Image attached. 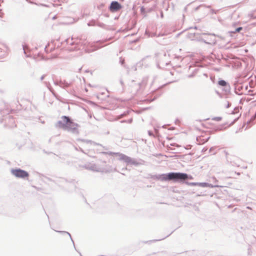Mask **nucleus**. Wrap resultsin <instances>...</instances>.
<instances>
[{
    "instance_id": "nucleus-1",
    "label": "nucleus",
    "mask_w": 256,
    "mask_h": 256,
    "mask_svg": "<svg viewBox=\"0 0 256 256\" xmlns=\"http://www.w3.org/2000/svg\"><path fill=\"white\" fill-rule=\"evenodd\" d=\"M188 178V176L186 174L180 172H170L162 176V180H186Z\"/></svg>"
},
{
    "instance_id": "nucleus-2",
    "label": "nucleus",
    "mask_w": 256,
    "mask_h": 256,
    "mask_svg": "<svg viewBox=\"0 0 256 256\" xmlns=\"http://www.w3.org/2000/svg\"><path fill=\"white\" fill-rule=\"evenodd\" d=\"M64 124L60 126V127L65 130H75L78 125L72 122L68 117L64 116L62 118Z\"/></svg>"
},
{
    "instance_id": "nucleus-3",
    "label": "nucleus",
    "mask_w": 256,
    "mask_h": 256,
    "mask_svg": "<svg viewBox=\"0 0 256 256\" xmlns=\"http://www.w3.org/2000/svg\"><path fill=\"white\" fill-rule=\"evenodd\" d=\"M12 174L16 178H24L29 176V174L26 171L18 169H13L11 170Z\"/></svg>"
},
{
    "instance_id": "nucleus-4",
    "label": "nucleus",
    "mask_w": 256,
    "mask_h": 256,
    "mask_svg": "<svg viewBox=\"0 0 256 256\" xmlns=\"http://www.w3.org/2000/svg\"><path fill=\"white\" fill-rule=\"evenodd\" d=\"M212 122L209 120H205L202 122H198L196 124V126L199 130H203L202 127L206 128H212Z\"/></svg>"
},
{
    "instance_id": "nucleus-5",
    "label": "nucleus",
    "mask_w": 256,
    "mask_h": 256,
    "mask_svg": "<svg viewBox=\"0 0 256 256\" xmlns=\"http://www.w3.org/2000/svg\"><path fill=\"white\" fill-rule=\"evenodd\" d=\"M122 8L121 5L117 2H112L110 6V10L112 12H116Z\"/></svg>"
},
{
    "instance_id": "nucleus-6",
    "label": "nucleus",
    "mask_w": 256,
    "mask_h": 256,
    "mask_svg": "<svg viewBox=\"0 0 256 256\" xmlns=\"http://www.w3.org/2000/svg\"><path fill=\"white\" fill-rule=\"evenodd\" d=\"M188 185L196 186H198L202 187L210 186L207 183H198V182H190L188 183Z\"/></svg>"
},
{
    "instance_id": "nucleus-7",
    "label": "nucleus",
    "mask_w": 256,
    "mask_h": 256,
    "mask_svg": "<svg viewBox=\"0 0 256 256\" xmlns=\"http://www.w3.org/2000/svg\"><path fill=\"white\" fill-rule=\"evenodd\" d=\"M218 84L220 86H224L226 85V82L224 80H220L218 82Z\"/></svg>"
},
{
    "instance_id": "nucleus-8",
    "label": "nucleus",
    "mask_w": 256,
    "mask_h": 256,
    "mask_svg": "<svg viewBox=\"0 0 256 256\" xmlns=\"http://www.w3.org/2000/svg\"><path fill=\"white\" fill-rule=\"evenodd\" d=\"M222 118L221 117H214V118H212V120H216V121H220L222 120Z\"/></svg>"
},
{
    "instance_id": "nucleus-9",
    "label": "nucleus",
    "mask_w": 256,
    "mask_h": 256,
    "mask_svg": "<svg viewBox=\"0 0 256 256\" xmlns=\"http://www.w3.org/2000/svg\"><path fill=\"white\" fill-rule=\"evenodd\" d=\"M242 29V27H239L237 28L234 32H232L236 33V32H240Z\"/></svg>"
},
{
    "instance_id": "nucleus-10",
    "label": "nucleus",
    "mask_w": 256,
    "mask_h": 256,
    "mask_svg": "<svg viewBox=\"0 0 256 256\" xmlns=\"http://www.w3.org/2000/svg\"><path fill=\"white\" fill-rule=\"evenodd\" d=\"M50 45H52V43L48 44V46H46V51H48V47L50 46Z\"/></svg>"
}]
</instances>
